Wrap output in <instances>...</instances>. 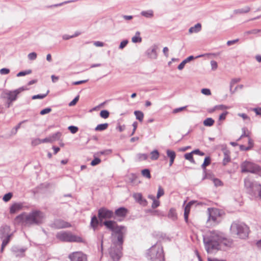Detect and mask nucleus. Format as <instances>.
I'll use <instances>...</instances> for the list:
<instances>
[{
  "label": "nucleus",
  "instance_id": "nucleus-11",
  "mask_svg": "<svg viewBox=\"0 0 261 261\" xmlns=\"http://www.w3.org/2000/svg\"><path fill=\"white\" fill-rule=\"evenodd\" d=\"M71 261H87L86 255L82 252H74L69 255Z\"/></svg>",
  "mask_w": 261,
  "mask_h": 261
},
{
  "label": "nucleus",
  "instance_id": "nucleus-45",
  "mask_svg": "<svg viewBox=\"0 0 261 261\" xmlns=\"http://www.w3.org/2000/svg\"><path fill=\"white\" fill-rule=\"evenodd\" d=\"M68 129L72 134L76 133L78 130V128L74 126H69Z\"/></svg>",
  "mask_w": 261,
  "mask_h": 261
},
{
  "label": "nucleus",
  "instance_id": "nucleus-31",
  "mask_svg": "<svg viewBox=\"0 0 261 261\" xmlns=\"http://www.w3.org/2000/svg\"><path fill=\"white\" fill-rule=\"evenodd\" d=\"M159 152L158 150H154L150 153V159L151 160H156L159 157Z\"/></svg>",
  "mask_w": 261,
  "mask_h": 261
},
{
  "label": "nucleus",
  "instance_id": "nucleus-49",
  "mask_svg": "<svg viewBox=\"0 0 261 261\" xmlns=\"http://www.w3.org/2000/svg\"><path fill=\"white\" fill-rule=\"evenodd\" d=\"M51 111V109L50 108H46L41 111L40 114L41 115H44L47 113H49Z\"/></svg>",
  "mask_w": 261,
  "mask_h": 261
},
{
  "label": "nucleus",
  "instance_id": "nucleus-7",
  "mask_svg": "<svg viewBox=\"0 0 261 261\" xmlns=\"http://www.w3.org/2000/svg\"><path fill=\"white\" fill-rule=\"evenodd\" d=\"M56 237L58 239L62 242L77 243L83 242V240L81 237L74 235L70 232H60L57 234Z\"/></svg>",
  "mask_w": 261,
  "mask_h": 261
},
{
  "label": "nucleus",
  "instance_id": "nucleus-14",
  "mask_svg": "<svg viewBox=\"0 0 261 261\" xmlns=\"http://www.w3.org/2000/svg\"><path fill=\"white\" fill-rule=\"evenodd\" d=\"M61 136V134L59 132H58V133L49 136L48 138H45L44 139H41L42 143L53 142L56 140L59 139Z\"/></svg>",
  "mask_w": 261,
  "mask_h": 261
},
{
  "label": "nucleus",
  "instance_id": "nucleus-52",
  "mask_svg": "<svg viewBox=\"0 0 261 261\" xmlns=\"http://www.w3.org/2000/svg\"><path fill=\"white\" fill-rule=\"evenodd\" d=\"M41 143H42L41 139H35L32 142V145H34V146L37 145Z\"/></svg>",
  "mask_w": 261,
  "mask_h": 261
},
{
  "label": "nucleus",
  "instance_id": "nucleus-36",
  "mask_svg": "<svg viewBox=\"0 0 261 261\" xmlns=\"http://www.w3.org/2000/svg\"><path fill=\"white\" fill-rule=\"evenodd\" d=\"M245 186L247 188L252 189L253 184L249 179L246 178L244 181Z\"/></svg>",
  "mask_w": 261,
  "mask_h": 261
},
{
  "label": "nucleus",
  "instance_id": "nucleus-16",
  "mask_svg": "<svg viewBox=\"0 0 261 261\" xmlns=\"http://www.w3.org/2000/svg\"><path fill=\"white\" fill-rule=\"evenodd\" d=\"M167 156L168 158H169V166L171 167L172 166L174 163V160L176 158V153L174 151L167 149L166 150Z\"/></svg>",
  "mask_w": 261,
  "mask_h": 261
},
{
  "label": "nucleus",
  "instance_id": "nucleus-2",
  "mask_svg": "<svg viewBox=\"0 0 261 261\" xmlns=\"http://www.w3.org/2000/svg\"><path fill=\"white\" fill-rule=\"evenodd\" d=\"M44 216L40 211H34L29 214L22 213L17 216L15 221L18 224L23 225H30L42 223Z\"/></svg>",
  "mask_w": 261,
  "mask_h": 261
},
{
  "label": "nucleus",
  "instance_id": "nucleus-4",
  "mask_svg": "<svg viewBox=\"0 0 261 261\" xmlns=\"http://www.w3.org/2000/svg\"><path fill=\"white\" fill-rule=\"evenodd\" d=\"M230 231L232 233L237 235L239 238L245 239L248 236L249 228L243 223L234 222L230 226Z\"/></svg>",
  "mask_w": 261,
  "mask_h": 261
},
{
  "label": "nucleus",
  "instance_id": "nucleus-55",
  "mask_svg": "<svg viewBox=\"0 0 261 261\" xmlns=\"http://www.w3.org/2000/svg\"><path fill=\"white\" fill-rule=\"evenodd\" d=\"M10 72V70L7 68H2L0 70L1 74H7Z\"/></svg>",
  "mask_w": 261,
  "mask_h": 261
},
{
  "label": "nucleus",
  "instance_id": "nucleus-1",
  "mask_svg": "<svg viewBox=\"0 0 261 261\" xmlns=\"http://www.w3.org/2000/svg\"><path fill=\"white\" fill-rule=\"evenodd\" d=\"M103 224L112 231V245L109 250V254L114 261H118L122 256L123 244L126 228L112 220L106 221Z\"/></svg>",
  "mask_w": 261,
  "mask_h": 261
},
{
  "label": "nucleus",
  "instance_id": "nucleus-53",
  "mask_svg": "<svg viewBox=\"0 0 261 261\" xmlns=\"http://www.w3.org/2000/svg\"><path fill=\"white\" fill-rule=\"evenodd\" d=\"M186 107H180L179 108L175 109L173 110V113L175 114V113H178L179 112H181L182 111H184L186 109Z\"/></svg>",
  "mask_w": 261,
  "mask_h": 261
},
{
  "label": "nucleus",
  "instance_id": "nucleus-17",
  "mask_svg": "<svg viewBox=\"0 0 261 261\" xmlns=\"http://www.w3.org/2000/svg\"><path fill=\"white\" fill-rule=\"evenodd\" d=\"M22 208L21 203H15L12 204L10 208V214H15L20 211Z\"/></svg>",
  "mask_w": 261,
  "mask_h": 261
},
{
  "label": "nucleus",
  "instance_id": "nucleus-26",
  "mask_svg": "<svg viewBox=\"0 0 261 261\" xmlns=\"http://www.w3.org/2000/svg\"><path fill=\"white\" fill-rule=\"evenodd\" d=\"M140 35V33L137 32L135 35L132 39V42L134 43L141 42L142 41V38Z\"/></svg>",
  "mask_w": 261,
  "mask_h": 261
},
{
  "label": "nucleus",
  "instance_id": "nucleus-42",
  "mask_svg": "<svg viewBox=\"0 0 261 261\" xmlns=\"http://www.w3.org/2000/svg\"><path fill=\"white\" fill-rule=\"evenodd\" d=\"M228 112L225 111L224 112H223V113H222L220 116H219V120L220 121H222L223 120H224L225 119H226V117L227 116V115L228 114Z\"/></svg>",
  "mask_w": 261,
  "mask_h": 261
},
{
  "label": "nucleus",
  "instance_id": "nucleus-13",
  "mask_svg": "<svg viewBox=\"0 0 261 261\" xmlns=\"http://www.w3.org/2000/svg\"><path fill=\"white\" fill-rule=\"evenodd\" d=\"M210 215V219L213 221H216L218 218L221 215V211L216 208H209L208 209Z\"/></svg>",
  "mask_w": 261,
  "mask_h": 261
},
{
  "label": "nucleus",
  "instance_id": "nucleus-18",
  "mask_svg": "<svg viewBox=\"0 0 261 261\" xmlns=\"http://www.w3.org/2000/svg\"><path fill=\"white\" fill-rule=\"evenodd\" d=\"M194 201H190L185 206L184 211V218L185 221L187 222L188 221V216L190 212L191 206L194 204Z\"/></svg>",
  "mask_w": 261,
  "mask_h": 261
},
{
  "label": "nucleus",
  "instance_id": "nucleus-50",
  "mask_svg": "<svg viewBox=\"0 0 261 261\" xmlns=\"http://www.w3.org/2000/svg\"><path fill=\"white\" fill-rule=\"evenodd\" d=\"M201 93L206 95H210L211 94V91L208 89H202Z\"/></svg>",
  "mask_w": 261,
  "mask_h": 261
},
{
  "label": "nucleus",
  "instance_id": "nucleus-38",
  "mask_svg": "<svg viewBox=\"0 0 261 261\" xmlns=\"http://www.w3.org/2000/svg\"><path fill=\"white\" fill-rule=\"evenodd\" d=\"M100 116L101 118L106 119L109 116V112L107 110H102L100 112Z\"/></svg>",
  "mask_w": 261,
  "mask_h": 261
},
{
  "label": "nucleus",
  "instance_id": "nucleus-33",
  "mask_svg": "<svg viewBox=\"0 0 261 261\" xmlns=\"http://www.w3.org/2000/svg\"><path fill=\"white\" fill-rule=\"evenodd\" d=\"M211 164V158L209 156H207L204 159V162L202 165L203 169H205L206 167L210 165Z\"/></svg>",
  "mask_w": 261,
  "mask_h": 261
},
{
  "label": "nucleus",
  "instance_id": "nucleus-44",
  "mask_svg": "<svg viewBox=\"0 0 261 261\" xmlns=\"http://www.w3.org/2000/svg\"><path fill=\"white\" fill-rule=\"evenodd\" d=\"M36 58L37 54L34 52L31 53L28 55V58L30 60H34L36 59Z\"/></svg>",
  "mask_w": 261,
  "mask_h": 261
},
{
  "label": "nucleus",
  "instance_id": "nucleus-60",
  "mask_svg": "<svg viewBox=\"0 0 261 261\" xmlns=\"http://www.w3.org/2000/svg\"><path fill=\"white\" fill-rule=\"evenodd\" d=\"M212 67L213 69H216L217 68V63L215 61H212L211 62Z\"/></svg>",
  "mask_w": 261,
  "mask_h": 261
},
{
  "label": "nucleus",
  "instance_id": "nucleus-10",
  "mask_svg": "<svg viewBox=\"0 0 261 261\" xmlns=\"http://www.w3.org/2000/svg\"><path fill=\"white\" fill-rule=\"evenodd\" d=\"M10 228L9 226H6L4 227L2 230L3 233H6L7 234L6 237L3 239V243L2 244L1 252H3L4 248L10 242V238L12 236L11 234L10 233Z\"/></svg>",
  "mask_w": 261,
  "mask_h": 261
},
{
  "label": "nucleus",
  "instance_id": "nucleus-61",
  "mask_svg": "<svg viewBox=\"0 0 261 261\" xmlns=\"http://www.w3.org/2000/svg\"><path fill=\"white\" fill-rule=\"evenodd\" d=\"M94 44L95 46L97 47H102L104 45L103 43L100 41L94 42Z\"/></svg>",
  "mask_w": 261,
  "mask_h": 261
},
{
  "label": "nucleus",
  "instance_id": "nucleus-41",
  "mask_svg": "<svg viewBox=\"0 0 261 261\" xmlns=\"http://www.w3.org/2000/svg\"><path fill=\"white\" fill-rule=\"evenodd\" d=\"M100 162H101L100 159L99 158H96L91 162V165L92 166H96V165L99 164Z\"/></svg>",
  "mask_w": 261,
  "mask_h": 261
},
{
  "label": "nucleus",
  "instance_id": "nucleus-9",
  "mask_svg": "<svg viewBox=\"0 0 261 261\" xmlns=\"http://www.w3.org/2000/svg\"><path fill=\"white\" fill-rule=\"evenodd\" d=\"M243 133L240 136V138L238 140H240L243 137H247V140H248V146H245L244 145H240V149L242 151H245V150H248L251 149L253 146V140L250 138V137L249 136V132L246 128H243L242 129Z\"/></svg>",
  "mask_w": 261,
  "mask_h": 261
},
{
  "label": "nucleus",
  "instance_id": "nucleus-22",
  "mask_svg": "<svg viewBox=\"0 0 261 261\" xmlns=\"http://www.w3.org/2000/svg\"><path fill=\"white\" fill-rule=\"evenodd\" d=\"M223 238L221 241V245L223 244L226 246H230L232 244V241L226 238L224 233L223 234Z\"/></svg>",
  "mask_w": 261,
  "mask_h": 261
},
{
  "label": "nucleus",
  "instance_id": "nucleus-48",
  "mask_svg": "<svg viewBox=\"0 0 261 261\" xmlns=\"http://www.w3.org/2000/svg\"><path fill=\"white\" fill-rule=\"evenodd\" d=\"M160 205V201L159 200H156V199H154L153 200V202H152V207L153 208H156L157 207H158Z\"/></svg>",
  "mask_w": 261,
  "mask_h": 261
},
{
  "label": "nucleus",
  "instance_id": "nucleus-63",
  "mask_svg": "<svg viewBox=\"0 0 261 261\" xmlns=\"http://www.w3.org/2000/svg\"><path fill=\"white\" fill-rule=\"evenodd\" d=\"M87 81V80L79 81H77V82H73V84L74 85H80V84H82L85 83H86Z\"/></svg>",
  "mask_w": 261,
  "mask_h": 261
},
{
  "label": "nucleus",
  "instance_id": "nucleus-47",
  "mask_svg": "<svg viewBox=\"0 0 261 261\" xmlns=\"http://www.w3.org/2000/svg\"><path fill=\"white\" fill-rule=\"evenodd\" d=\"M213 182L216 186H221L223 185L222 181L217 178H214L213 179Z\"/></svg>",
  "mask_w": 261,
  "mask_h": 261
},
{
  "label": "nucleus",
  "instance_id": "nucleus-34",
  "mask_svg": "<svg viewBox=\"0 0 261 261\" xmlns=\"http://www.w3.org/2000/svg\"><path fill=\"white\" fill-rule=\"evenodd\" d=\"M49 93V90H47L46 93H45V94H37V95H34L32 97V99H43L44 98V97H45L47 94H48Z\"/></svg>",
  "mask_w": 261,
  "mask_h": 261
},
{
  "label": "nucleus",
  "instance_id": "nucleus-51",
  "mask_svg": "<svg viewBox=\"0 0 261 261\" xmlns=\"http://www.w3.org/2000/svg\"><path fill=\"white\" fill-rule=\"evenodd\" d=\"M192 152L193 154H198L200 156H203L204 155V153L200 151L199 149H196V150H193Z\"/></svg>",
  "mask_w": 261,
  "mask_h": 261
},
{
  "label": "nucleus",
  "instance_id": "nucleus-35",
  "mask_svg": "<svg viewBox=\"0 0 261 261\" xmlns=\"http://www.w3.org/2000/svg\"><path fill=\"white\" fill-rule=\"evenodd\" d=\"M141 14L146 17H152L153 15V12L152 10L143 11Z\"/></svg>",
  "mask_w": 261,
  "mask_h": 261
},
{
  "label": "nucleus",
  "instance_id": "nucleus-23",
  "mask_svg": "<svg viewBox=\"0 0 261 261\" xmlns=\"http://www.w3.org/2000/svg\"><path fill=\"white\" fill-rule=\"evenodd\" d=\"M134 114L136 117V119H138L140 122H142L144 118V114L142 112L140 111H135L134 112Z\"/></svg>",
  "mask_w": 261,
  "mask_h": 261
},
{
  "label": "nucleus",
  "instance_id": "nucleus-64",
  "mask_svg": "<svg viewBox=\"0 0 261 261\" xmlns=\"http://www.w3.org/2000/svg\"><path fill=\"white\" fill-rule=\"evenodd\" d=\"M254 111L257 115H261V108H256L254 109Z\"/></svg>",
  "mask_w": 261,
  "mask_h": 261
},
{
  "label": "nucleus",
  "instance_id": "nucleus-25",
  "mask_svg": "<svg viewBox=\"0 0 261 261\" xmlns=\"http://www.w3.org/2000/svg\"><path fill=\"white\" fill-rule=\"evenodd\" d=\"M98 220L96 216H93L91 219V226L95 230L98 225Z\"/></svg>",
  "mask_w": 261,
  "mask_h": 261
},
{
  "label": "nucleus",
  "instance_id": "nucleus-15",
  "mask_svg": "<svg viewBox=\"0 0 261 261\" xmlns=\"http://www.w3.org/2000/svg\"><path fill=\"white\" fill-rule=\"evenodd\" d=\"M133 197L135 200L139 203L140 204L146 206L147 204L146 200L143 198L142 195L141 193H137L133 194Z\"/></svg>",
  "mask_w": 261,
  "mask_h": 261
},
{
  "label": "nucleus",
  "instance_id": "nucleus-30",
  "mask_svg": "<svg viewBox=\"0 0 261 261\" xmlns=\"http://www.w3.org/2000/svg\"><path fill=\"white\" fill-rule=\"evenodd\" d=\"M215 122V121L211 118H207L205 119L203 121V124L204 126H211Z\"/></svg>",
  "mask_w": 261,
  "mask_h": 261
},
{
  "label": "nucleus",
  "instance_id": "nucleus-27",
  "mask_svg": "<svg viewBox=\"0 0 261 261\" xmlns=\"http://www.w3.org/2000/svg\"><path fill=\"white\" fill-rule=\"evenodd\" d=\"M168 217L172 220H176L177 218V215L176 210L174 208H171L168 213Z\"/></svg>",
  "mask_w": 261,
  "mask_h": 261
},
{
  "label": "nucleus",
  "instance_id": "nucleus-59",
  "mask_svg": "<svg viewBox=\"0 0 261 261\" xmlns=\"http://www.w3.org/2000/svg\"><path fill=\"white\" fill-rule=\"evenodd\" d=\"M163 51L165 56L166 57H168V56H169V54H168L169 49H168V48L167 47H164Z\"/></svg>",
  "mask_w": 261,
  "mask_h": 261
},
{
  "label": "nucleus",
  "instance_id": "nucleus-37",
  "mask_svg": "<svg viewBox=\"0 0 261 261\" xmlns=\"http://www.w3.org/2000/svg\"><path fill=\"white\" fill-rule=\"evenodd\" d=\"M250 11V8L248 7H247L244 9H238L235 11V13L237 14L238 13H246Z\"/></svg>",
  "mask_w": 261,
  "mask_h": 261
},
{
  "label": "nucleus",
  "instance_id": "nucleus-40",
  "mask_svg": "<svg viewBox=\"0 0 261 261\" xmlns=\"http://www.w3.org/2000/svg\"><path fill=\"white\" fill-rule=\"evenodd\" d=\"M12 193H9L4 195L3 199L4 201L7 202L10 200V199L12 198Z\"/></svg>",
  "mask_w": 261,
  "mask_h": 261
},
{
  "label": "nucleus",
  "instance_id": "nucleus-3",
  "mask_svg": "<svg viewBox=\"0 0 261 261\" xmlns=\"http://www.w3.org/2000/svg\"><path fill=\"white\" fill-rule=\"evenodd\" d=\"M223 233L217 231H212L204 238V243L208 252L213 249H218L221 245V241L223 238Z\"/></svg>",
  "mask_w": 261,
  "mask_h": 261
},
{
  "label": "nucleus",
  "instance_id": "nucleus-56",
  "mask_svg": "<svg viewBox=\"0 0 261 261\" xmlns=\"http://www.w3.org/2000/svg\"><path fill=\"white\" fill-rule=\"evenodd\" d=\"M127 43H128L127 40L122 41L120 44L119 48L121 49L123 48L127 45Z\"/></svg>",
  "mask_w": 261,
  "mask_h": 261
},
{
  "label": "nucleus",
  "instance_id": "nucleus-8",
  "mask_svg": "<svg viewBox=\"0 0 261 261\" xmlns=\"http://www.w3.org/2000/svg\"><path fill=\"white\" fill-rule=\"evenodd\" d=\"M242 172H250L257 174L261 176V168L258 165L253 163L245 161L241 165Z\"/></svg>",
  "mask_w": 261,
  "mask_h": 261
},
{
  "label": "nucleus",
  "instance_id": "nucleus-21",
  "mask_svg": "<svg viewBox=\"0 0 261 261\" xmlns=\"http://www.w3.org/2000/svg\"><path fill=\"white\" fill-rule=\"evenodd\" d=\"M201 29V25L200 23H198L195 24L194 27H191L189 30V32L190 34L196 33L199 32Z\"/></svg>",
  "mask_w": 261,
  "mask_h": 261
},
{
  "label": "nucleus",
  "instance_id": "nucleus-20",
  "mask_svg": "<svg viewBox=\"0 0 261 261\" xmlns=\"http://www.w3.org/2000/svg\"><path fill=\"white\" fill-rule=\"evenodd\" d=\"M127 213V209L124 207H120L116 210L115 211V214L118 217H124L126 215Z\"/></svg>",
  "mask_w": 261,
  "mask_h": 261
},
{
  "label": "nucleus",
  "instance_id": "nucleus-29",
  "mask_svg": "<svg viewBox=\"0 0 261 261\" xmlns=\"http://www.w3.org/2000/svg\"><path fill=\"white\" fill-rule=\"evenodd\" d=\"M228 109H229L228 107H227L223 105H220L216 106L212 110L210 111V112L212 113L216 110H224Z\"/></svg>",
  "mask_w": 261,
  "mask_h": 261
},
{
  "label": "nucleus",
  "instance_id": "nucleus-43",
  "mask_svg": "<svg viewBox=\"0 0 261 261\" xmlns=\"http://www.w3.org/2000/svg\"><path fill=\"white\" fill-rule=\"evenodd\" d=\"M80 34H81V33L77 32V33H75L74 35H73L72 36L64 35L63 36V39L65 40H68L70 38L76 37V36H79Z\"/></svg>",
  "mask_w": 261,
  "mask_h": 261
},
{
  "label": "nucleus",
  "instance_id": "nucleus-5",
  "mask_svg": "<svg viewBox=\"0 0 261 261\" xmlns=\"http://www.w3.org/2000/svg\"><path fill=\"white\" fill-rule=\"evenodd\" d=\"M24 90H25V89L21 87L13 91H4L2 94L1 97L7 100L6 107L9 108L12 105V102L16 100L17 95Z\"/></svg>",
  "mask_w": 261,
  "mask_h": 261
},
{
  "label": "nucleus",
  "instance_id": "nucleus-46",
  "mask_svg": "<svg viewBox=\"0 0 261 261\" xmlns=\"http://www.w3.org/2000/svg\"><path fill=\"white\" fill-rule=\"evenodd\" d=\"M79 99V96H77L76 97H75L73 100H72L69 103V106H73L74 105H76V103H77V102L78 101Z\"/></svg>",
  "mask_w": 261,
  "mask_h": 261
},
{
  "label": "nucleus",
  "instance_id": "nucleus-57",
  "mask_svg": "<svg viewBox=\"0 0 261 261\" xmlns=\"http://www.w3.org/2000/svg\"><path fill=\"white\" fill-rule=\"evenodd\" d=\"M238 41H239L238 39H235L233 40L228 41L227 42V45L230 46V45H231L232 44H234L237 43Z\"/></svg>",
  "mask_w": 261,
  "mask_h": 261
},
{
  "label": "nucleus",
  "instance_id": "nucleus-28",
  "mask_svg": "<svg viewBox=\"0 0 261 261\" xmlns=\"http://www.w3.org/2000/svg\"><path fill=\"white\" fill-rule=\"evenodd\" d=\"M184 157L186 160L189 161L191 163L193 164L195 163V161L193 158V154L192 153V152L186 153L184 155Z\"/></svg>",
  "mask_w": 261,
  "mask_h": 261
},
{
  "label": "nucleus",
  "instance_id": "nucleus-54",
  "mask_svg": "<svg viewBox=\"0 0 261 261\" xmlns=\"http://www.w3.org/2000/svg\"><path fill=\"white\" fill-rule=\"evenodd\" d=\"M31 72V70H29L27 71H21L17 73V76H24L27 74H30Z\"/></svg>",
  "mask_w": 261,
  "mask_h": 261
},
{
  "label": "nucleus",
  "instance_id": "nucleus-24",
  "mask_svg": "<svg viewBox=\"0 0 261 261\" xmlns=\"http://www.w3.org/2000/svg\"><path fill=\"white\" fill-rule=\"evenodd\" d=\"M108 126L109 124L107 123L100 124L97 125V126L95 128V130L96 131H102L107 129Z\"/></svg>",
  "mask_w": 261,
  "mask_h": 261
},
{
  "label": "nucleus",
  "instance_id": "nucleus-19",
  "mask_svg": "<svg viewBox=\"0 0 261 261\" xmlns=\"http://www.w3.org/2000/svg\"><path fill=\"white\" fill-rule=\"evenodd\" d=\"M55 225L58 228H66L71 226L69 223L62 220H57L55 222Z\"/></svg>",
  "mask_w": 261,
  "mask_h": 261
},
{
  "label": "nucleus",
  "instance_id": "nucleus-6",
  "mask_svg": "<svg viewBox=\"0 0 261 261\" xmlns=\"http://www.w3.org/2000/svg\"><path fill=\"white\" fill-rule=\"evenodd\" d=\"M148 256L152 261H163L164 254L162 248L158 245L152 246L148 251Z\"/></svg>",
  "mask_w": 261,
  "mask_h": 261
},
{
  "label": "nucleus",
  "instance_id": "nucleus-39",
  "mask_svg": "<svg viewBox=\"0 0 261 261\" xmlns=\"http://www.w3.org/2000/svg\"><path fill=\"white\" fill-rule=\"evenodd\" d=\"M164 189L161 186H159V188H158L157 195H156L157 198H158V199L160 198V197H161L162 196L164 195Z\"/></svg>",
  "mask_w": 261,
  "mask_h": 261
},
{
  "label": "nucleus",
  "instance_id": "nucleus-58",
  "mask_svg": "<svg viewBox=\"0 0 261 261\" xmlns=\"http://www.w3.org/2000/svg\"><path fill=\"white\" fill-rule=\"evenodd\" d=\"M187 63V62L184 60L178 66V69L179 70H182L185 66V64Z\"/></svg>",
  "mask_w": 261,
  "mask_h": 261
},
{
  "label": "nucleus",
  "instance_id": "nucleus-32",
  "mask_svg": "<svg viewBox=\"0 0 261 261\" xmlns=\"http://www.w3.org/2000/svg\"><path fill=\"white\" fill-rule=\"evenodd\" d=\"M141 173L142 175L147 178L150 179L151 178L150 171L148 169H143L142 170Z\"/></svg>",
  "mask_w": 261,
  "mask_h": 261
},
{
  "label": "nucleus",
  "instance_id": "nucleus-62",
  "mask_svg": "<svg viewBox=\"0 0 261 261\" xmlns=\"http://www.w3.org/2000/svg\"><path fill=\"white\" fill-rule=\"evenodd\" d=\"M133 131L132 132V135H134V134L135 133L136 130L137 128V126H138V123L137 122H134L133 123Z\"/></svg>",
  "mask_w": 261,
  "mask_h": 261
},
{
  "label": "nucleus",
  "instance_id": "nucleus-12",
  "mask_svg": "<svg viewBox=\"0 0 261 261\" xmlns=\"http://www.w3.org/2000/svg\"><path fill=\"white\" fill-rule=\"evenodd\" d=\"M113 216V212L106 208H101L98 211V217L100 220L110 219Z\"/></svg>",
  "mask_w": 261,
  "mask_h": 261
}]
</instances>
